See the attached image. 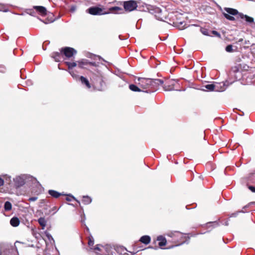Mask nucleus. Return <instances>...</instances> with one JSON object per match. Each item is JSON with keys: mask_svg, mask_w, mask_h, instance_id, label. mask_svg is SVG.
<instances>
[{"mask_svg": "<svg viewBox=\"0 0 255 255\" xmlns=\"http://www.w3.org/2000/svg\"><path fill=\"white\" fill-rule=\"evenodd\" d=\"M140 87L142 92L145 93H153L156 91L160 85L163 84V81L158 79H150L138 78L136 82Z\"/></svg>", "mask_w": 255, "mask_h": 255, "instance_id": "nucleus-1", "label": "nucleus"}, {"mask_svg": "<svg viewBox=\"0 0 255 255\" xmlns=\"http://www.w3.org/2000/svg\"><path fill=\"white\" fill-rule=\"evenodd\" d=\"M87 12L93 15H101L110 13L109 11H106L104 8L99 6H91L87 9Z\"/></svg>", "mask_w": 255, "mask_h": 255, "instance_id": "nucleus-2", "label": "nucleus"}, {"mask_svg": "<svg viewBox=\"0 0 255 255\" xmlns=\"http://www.w3.org/2000/svg\"><path fill=\"white\" fill-rule=\"evenodd\" d=\"M91 250H94L95 252H98V251L104 250L105 254L108 253L109 254H112V255H113L114 253V248L110 245H106L105 246L101 245H97L95 248H91Z\"/></svg>", "mask_w": 255, "mask_h": 255, "instance_id": "nucleus-3", "label": "nucleus"}, {"mask_svg": "<svg viewBox=\"0 0 255 255\" xmlns=\"http://www.w3.org/2000/svg\"><path fill=\"white\" fill-rule=\"evenodd\" d=\"M26 177L27 176L26 175H21L14 178L13 180L15 187L19 188L23 186L25 183Z\"/></svg>", "mask_w": 255, "mask_h": 255, "instance_id": "nucleus-4", "label": "nucleus"}, {"mask_svg": "<svg viewBox=\"0 0 255 255\" xmlns=\"http://www.w3.org/2000/svg\"><path fill=\"white\" fill-rule=\"evenodd\" d=\"M137 7V3L134 0H128L124 2V7L126 11H133Z\"/></svg>", "mask_w": 255, "mask_h": 255, "instance_id": "nucleus-5", "label": "nucleus"}, {"mask_svg": "<svg viewBox=\"0 0 255 255\" xmlns=\"http://www.w3.org/2000/svg\"><path fill=\"white\" fill-rule=\"evenodd\" d=\"M61 53L63 55H65L68 58L72 57L74 55L77 53V51L73 48L69 47H66L61 49Z\"/></svg>", "mask_w": 255, "mask_h": 255, "instance_id": "nucleus-6", "label": "nucleus"}, {"mask_svg": "<svg viewBox=\"0 0 255 255\" xmlns=\"http://www.w3.org/2000/svg\"><path fill=\"white\" fill-rule=\"evenodd\" d=\"M153 13L155 17L158 20L163 21L166 18V16L164 15L161 10L159 7H155L153 10Z\"/></svg>", "mask_w": 255, "mask_h": 255, "instance_id": "nucleus-7", "label": "nucleus"}, {"mask_svg": "<svg viewBox=\"0 0 255 255\" xmlns=\"http://www.w3.org/2000/svg\"><path fill=\"white\" fill-rule=\"evenodd\" d=\"M176 81L174 80L171 79L168 80L163 86L165 91H172L174 90V86Z\"/></svg>", "mask_w": 255, "mask_h": 255, "instance_id": "nucleus-8", "label": "nucleus"}, {"mask_svg": "<svg viewBox=\"0 0 255 255\" xmlns=\"http://www.w3.org/2000/svg\"><path fill=\"white\" fill-rule=\"evenodd\" d=\"M114 250L120 255H133L134 254V253L129 254L127 253V249L122 246H114Z\"/></svg>", "mask_w": 255, "mask_h": 255, "instance_id": "nucleus-9", "label": "nucleus"}, {"mask_svg": "<svg viewBox=\"0 0 255 255\" xmlns=\"http://www.w3.org/2000/svg\"><path fill=\"white\" fill-rule=\"evenodd\" d=\"M167 235L172 238L175 242L178 241V239L181 240L185 237L183 234L179 232H171Z\"/></svg>", "mask_w": 255, "mask_h": 255, "instance_id": "nucleus-10", "label": "nucleus"}, {"mask_svg": "<svg viewBox=\"0 0 255 255\" xmlns=\"http://www.w3.org/2000/svg\"><path fill=\"white\" fill-rule=\"evenodd\" d=\"M33 9H34L38 14L42 16L47 14L46 8L43 6H33Z\"/></svg>", "mask_w": 255, "mask_h": 255, "instance_id": "nucleus-11", "label": "nucleus"}, {"mask_svg": "<svg viewBox=\"0 0 255 255\" xmlns=\"http://www.w3.org/2000/svg\"><path fill=\"white\" fill-rule=\"evenodd\" d=\"M78 67L80 68H87L89 66V61L87 59H83L77 62Z\"/></svg>", "mask_w": 255, "mask_h": 255, "instance_id": "nucleus-12", "label": "nucleus"}, {"mask_svg": "<svg viewBox=\"0 0 255 255\" xmlns=\"http://www.w3.org/2000/svg\"><path fill=\"white\" fill-rule=\"evenodd\" d=\"M33 184H36V186L37 187V189L35 191H34L33 189V192H34L35 193H41L43 191V189L42 186L37 181V179L35 178H34V177H33Z\"/></svg>", "mask_w": 255, "mask_h": 255, "instance_id": "nucleus-13", "label": "nucleus"}, {"mask_svg": "<svg viewBox=\"0 0 255 255\" xmlns=\"http://www.w3.org/2000/svg\"><path fill=\"white\" fill-rule=\"evenodd\" d=\"M62 55H63V53H61V50L60 52H55L52 53L51 54V57L53 58L55 60V61L59 62L61 60Z\"/></svg>", "mask_w": 255, "mask_h": 255, "instance_id": "nucleus-14", "label": "nucleus"}, {"mask_svg": "<svg viewBox=\"0 0 255 255\" xmlns=\"http://www.w3.org/2000/svg\"><path fill=\"white\" fill-rule=\"evenodd\" d=\"M96 72H97V74H96V73L94 74L95 75H97V79H95L96 83V82L100 83L101 86V88L100 90H101L102 87H103V84H104L103 80V76H102L101 72L100 71H97Z\"/></svg>", "mask_w": 255, "mask_h": 255, "instance_id": "nucleus-15", "label": "nucleus"}, {"mask_svg": "<svg viewBox=\"0 0 255 255\" xmlns=\"http://www.w3.org/2000/svg\"><path fill=\"white\" fill-rule=\"evenodd\" d=\"M224 10L227 12V14L229 15H236L237 14L239 15L240 13L237 9L232 8L225 7L224 8Z\"/></svg>", "mask_w": 255, "mask_h": 255, "instance_id": "nucleus-16", "label": "nucleus"}, {"mask_svg": "<svg viewBox=\"0 0 255 255\" xmlns=\"http://www.w3.org/2000/svg\"><path fill=\"white\" fill-rule=\"evenodd\" d=\"M41 20L45 24H49L54 21L55 18H54V15H53V14L50 13L48 14V16L45 20Z\"/></svg>", "mask_w": 255, "mask_h": 255, "instance_id": "nucleus-17", "label": "nucleus"}, {"mask_svg": "<svg viewBox=\"0 0 255 255\" xmlns=\"http://www.w3.org/2000/svg\"><path fill=\"white\" fill-rule=\"evenodd\" d=\"M18 244H20L23 247H31V242L27 241V242H20L19 241L15 242L14 244V246L16 248H17V247L18 246Z\"/></svg>", "mask_w": 255, "mask_h": 255, "instance_id": "nucleus-18", "label": "nucleus"}, {"mask_svg": "<svg viewBox=\"0 0 255 255\" xmlns=\"http://www.w3.org/2000/svg\"><path fill=\"white\" fill-rule=\"evenodd\" d=\"M239 16L242 19H245L246 21L249 23H253L254 22V18L252 17L249 16L247 15H244L243 13H239Z\"/></svg>", "mask_w": 255, "mask_h": 255, "instance_id": "nucleus-19", "label": "nucleus"}, {"mask_svg": "<svg viewBox=\"0 0 255 255\" xmlns=\"http://www.w3.org/2000/svg\"><path fill=\"white\" fill-rule=\"evenodd\" d=\"M19 220L17 217H13L10 220V224L13 227H17L19 225Z\"/></svg>", "mask_w": 255, "mask_h": 255, "instance_id": "nucleus-20", "label": "nucleus"}, {"mask_svg": "<svg viewBox=\"0 0 255 255\" xmlns=\"http://www.w3.org/2000/svg\"><path fill=\"white\" fill-rule=\"evenodd\" d=\"M38 222L41 226V229L42 230L44 229L46 225L47 220H46L45 218L44 217H40L38 219Z\"/></svg>", "mask_w": 255, "mask_h": 255, "instance_id": "nucleus-21", "label": "nucleus"}, {"mask_svg": "<svg viewBox=\"0 0 255 255\" xmlns=\"http://www.w3.org/2000/svg\"><path fill=\"white\" fill-rule=\"evenodd\" d=\"M157 240L159 241L158 245L160 247L164 246L166 245V240L162 236H158Z\"/></svg>", "mask_w": 255, "mask_h": 255, "instance_id": "nucleus-22", "label": "nucleus"}, {"mask_svg": "<svg viewBox=\"0 0 255 255\" xmlns=\"http://www.w3.org/2000/svg\"><path fill=\"white\" fill-rule=\"evenodd\" d=\"M139 241L141 243L147 245L150 242V237L148 236H143L140 238Z\"/></svg>", "mask_w": 255, "mask_h": 255, "instance_id": "nucleus-23", "label": "nucleus"}, {"mask_svg": "<svg viewBox=\"0 0 255 255\" xmlns=\"http://www.w3.org/2000/svg\"><path fill=\"white\" fill-rule=\"evenodd\" d=\"M79 80L83 84H85L87 87V88H90L91 86L87 79L83 76H80L79 77Z\"/></svg>", "mask_w": 255, "mask_h": 255, "instance_id": "nucleus-24", "label": "nucleus"}, {"mask_svg": "<svg viewBox=\"0 0 255 255\" xmlns=\"http://www.w3.org/2000/svg\"><path fill=\"white\" fill-rule=\"evenodd\" d=\"M48 193L49 195H50L52 197L57 198H58L60 195H62L61 193L53 190H49L48 191Z\"/></svg>", "mask_w": 255, "mask_h": 255, "instance_id": "nucleus-25", "label": "nucleus"}, {"mask_svg": "<svg viewBox=\"0 0 255 255\" xmlns=\"http://www.w3.org/2000/svg\"><path fill=\"white\" fill-rule=\"evenodd\" d=\"M46 203H47V201L45 200H44V199L41 200L39 202V207L41 208L42 209H43L44 210H47L48 206L46 204Z\"/></svg>", "mask_w": 255, "mask_h": 255, "instance_id": "nucleus-26", "label": "nucleus"}, {"mask_svg": "<svg viewBox=\"0 0 255 255\" xmlns=\"http://www.w3.org/2000/svg\"><path fill=\"white\" fill-rule=\"evenodd\" d=\"M129 89L133 92H142L141 89L138 86L135 85L134 84H130L129 85Z\"/></svg>", "mask_w": 255, "mask_h": 255, "instance_id": "nucleus-27", "label": "nucleus"}, {"mask_svg": "<svg viewBox=\"0 0 255 255\" xmlns=\"http://www.w3.org/2000/svg\"><path fill=\"white\" fill-rule=\"evenodd\" d=\"M82 203L85 205H88L91 203L92 199L88 196H84L82 200Z\"/></svg>", "mask_w": 255, "mask_h": 255, "instance_id": "nucleus-28", "label": "nucleus"}, {"mask_svg": "<svg viewBox=\"0 0 255 255\" xmlns=\"http://www.w3.org/2000/svg\"><path fill=\"white\" fill-rule=\"evenodd\" d=\"M12 205L10 202L6 201L4 203V208L5 211H8L11 209Z\"/></svg>", "mask_w": 255, "mask_h": 255, "instance_id": "nucleus-29", "label": "nucleus"}, {"mask_svg": "<svg viewBox=\"0 0 255 255\" xmlns=\"http://www.w3.org/2000/svg\"><path fill=\"white\" fill-rule=\"evenodd\" d=\"M66 65L68 66L69 69L72 70V69L77 66L78 64L76 62H66Z\"/></svg>", "mask_w": 255, "mask_h": 255, "instance_id": "nucleus-30", "label": "nucleus"}, {"mask_svg": "<svg viewBox=\"0 0 255 255\" xmlns=\"http://www.w3.org/2000/svg\"><path fill=\"white\" fill-rule=\"evenodd\" d=\"M215 85L213 84H207L204 86V87L208 90L210 91H212L214 90L215 89Z\"/></svg>", "mask_w": 255, "mask_h": 255, "instance_id": "nucleus-31", "label": "nucleus"}, {"mask_svg": "<svg viewBox=\"0 0 255 255\" xmlns=\"http://www.w3.org/2000/svg\"><path fill=\"white\" fill-rule=\"evenodd\" d=\"M201 32L204 35L206 36H211L209 33V30L205 28H200Z\"/></svg>", "mask_w": 255, "mask_h": 255, "instance_id": "nucleus-32", "label": "nucleus"}, {"mask_svg": "<svg viewBox=\"0 0 255 255\" xmlns=\"http://www.w3.org/2000/svg\"><path fill=\"white\" fill-rule=\"evenodd\" d=\"M88 246L89 247H92L94 244V240L92 236H90L88 238Z\"/></svg>", "mask_w": 255, "mask_h": 255, "instance_id": "nucleus-33", "label": "nucleus"}, {"mask_svg": "<svg viewBox=\"0 0 255 255\" xmlns=\"http://www.w3.org/2000/svg\"><path fill=\"white\" fill-rule=\"evenodd\" d=\"M223 15L226 19H227L229 20L233 21V20H235V18L234 16H233L232 15H230L226 13H223Z\"/></svg>", "mask_w": 255, "mask_h": 255, "instance_id": "nucleus-34", "label": "nucleus"}, {"mask_svg": "<svg viewBox=\"0 0 255 255\" xmlns=\"http://www.w3.org/2000/svg\"><path fill=\"white\" fill-rule=\"evenodd\" d=\"M26 14H28L29 15H32V9H26L21 14V15H25Z\"/></svg>", "mask_w": 255, "mask_h": 255, "instance_id": "nucleus-35", "label": "nucleus"}, {"mask_svg": "<svg viewBox=\"0 0 255 255\" xmlns=\"http://www.w3.org/2000/svg\"><path fill=\"white\" fill-rule=\"evenodd\" d=\"M45 235L48 239V240L50 241V243H51V241H52L54 242L53 238H52V236L47 231L45 232Z\"/></svg>", "mask_w": 255, "mask_h": 255, "instance_id": "nucleus-36", "label": "nucleus"}, {"mask_svg": "<svg viewBox=\"0 0 255 255\" xmlns=\"http://www.w3.org/2000/svg\"><path fill=\"white\" fill-rule=\"evenodd\" d=\"M109 10L111 11H113L115 10L122 11V10H123V9L122 8H121L119 6H113V7H110L109 9Z\"/></svg>", "mask_w": 255, "mask_h": 255, "instance_id": "nucleus-37", "label": "nucleus"}, {"mask_svg": "<svg viewBox=\"0 0 255 255\" xmlns=\"http://www.w3.org/2000/svg\"><path fill=\"white\" fill-rule=\"evenodd\" d=\"M226 51L228 52H233V46L231 44L230 45H228V46H226Z\"/></svg>", "mask_w": 255, "mask_h": 255, "instance_id": "nucleus-38", "label": "nucleus"}, {"mask_svg": "<svg viewBox=\"0 0 255 255\" xmlns=\"http://www.w3.org/2000/svg\"><path fill=\"white\" fill-rule=\"evenodd\" d=\"M89 66L97 67L99 66V63L98 62L97 63L95 62H90L89 61Z\"/></svg>", "mask_w": 255, "mask_h": 255, "instance_id": "nucleus-39", "label": "nucleus"}, {"mask_svg": "<svg viewBox=\"0 0 255 255\" xmlns=\"http://www.w3.org/2000/svg\"><path fill=\"white\" fill-rule=\"evenodd\" d=\"M69 73L75 79H77L78 78V76L75 74L73 70H70Z\"/></svg>", "mask_w": 255, "mask_h": 255, "instance_id": "nucleus-40", "label": "nucleus"}, {"mask_svg": "<svg viewBox=\"0 0 255 255\" xmlns=\"http://www.w3.org/2000/svg\"><path fill=\"white\" fill-rule=\"evenodd\" d=\"M211 33L218 37H221V34L217 31L212 30Z\"/></svg>", "mask_w": 255, "mask_h": 255, "instance_id": "nucleus-41", "label": "nucleus"}, {"mask_svg": "<svg viewBox=\"0 0 255 255\" xmlns=\"http://www.w3.org/2000/svg\"><path fill=\"white\" fill-rule=\"evenodd\" d=\"M6 70V68L3 65H0V72L4 73Z\"/></svg>", "mask_w": 255, "mask_h": 255, "instance_id": "nucleus-42", "label": "nucleus"}, {"mask_svg": "<svg viewBox=\"0 0 255 255\" xmlns=\"http://www.w3.org/2000/svg\"><path fill=\"white\" fill-rule=\"evenodd\" d=\"M240 212H243V211H239V212H237L232 213L231 215V216H230V217H235L238 215L239 213H240Z\"/></svg>", "mask_w": 255, "mask_h": 255, "instance_id": "nucleus-43", "label": "nucleus"}, {"mask_svg": "<svg viewBox=\"0 0 255 255\" xmlns=\"http://www.w3.org/2000/svg\"><path fill=\"white\" fill-rule=\"evenodd\" d=\"M183 22H180V25L179 26V28L180 29H184L185 28L187 27V26H185V24H184L183 25H182L183 24Z\"/></svg>", "mask_w": 255, "mask_h": 255, "instance_id": "nucleus-44", "label": "nucleus"}, {"mask_svg": "<svg viewBox=\"0 0 255 255\" xmlns=\"http://www.w3.org/2000/svg\"><path fill=\"white\" fill-rule=\"evenodd\" d=\"M249 189L253 192L255 193V187L252 186H249Z\"/></svg>", "mask_w": 255, "mask_h": 255, "instance_id": "nucleus-45", "label": "nucleus"}, {"mask_svg": "<svg viewBox=\"0 0 255 255\" xmlns=\"http://www.w3.org/2000/svg\"><path fill=\"white\" fill-rule=\"evenodd\" d=\"M76 9V6L75 5H72L71 7L70 10L72 12H74L75 11Z\"/></svg>", "mask_w": 255, "mask_h": 255, "instance_id": "nucleus-46", "label": "nucleus"}, {"mask_svg": "<svg viewBox=\"0 0 255 255\" xmlns=\"http://www.w3.org/2000/svg\"><path fill=\"white\" fill-rule=\"evenodd\" d=\"M4 181L0 177V186H1L3 185Z\"/></svg>", "mask_w": 255, "mask_h": 255, "instance_id": "nucleus-47", "label": "nucleus"}, {"mask_svg": "<svg viewBox=\"0 0 255 255\" xmlns=\"http://www.w3.org/2000/svg\"><path fill=\"white\" fill-rule=\"evenodd\" d=\"M98 252L100 253L101 254H103V255H105V251H104V250L98 251Z\"/></svg>", "mask_w": 255, "mask_h": 255, "instance_id": "nucleus-48", "label": "nucleus"}, {"mask_svg": "<svg viewBox=\"0 0 255 255\" xmlns=\"http://www.w3.org/2000/svg\"><path fill=\"white\" fill-rule=\"evenodd\" d=\"M37 199V197H33V202L35 201V200H36Z\"/></svg>", "mask_w": 255, "mask_h": 255, "instance_id": "nucleus-49", "label": "nucleus"}, {"mask_svg": "<svg viewBox=\"0 0 255 255\" xmlns=\"http://www.w3.org/2000/svg\"><path fill=\"white\" fill-rule=\"evenodd\" d=\"M66 200L68 201H71V199L70 198L67 197L66 198Z\"/></svg>", "mask_w": 255, "mask_h": 255, "instance_id": "nucleus-50", "label": "nucleus"}, {"mask_svg": "<svg viewBox=\"0 0 255 255\" xmlns=\"http://www.w3.org/2000/svg\"><path fill=\"white\" fill-rule=\"evenodd\" d=\"M229 225V223L228 222V221H227L226 223H225V225L226 226H228Z\"/></svg>", "mask_w": 255, "mask_h": 255, "instance_id": "nucleus-51", "label": "nucleus"}, {"mask_svg": "<svg viewBox=\"0 0 255 255\" xmlns=\"http://www.w3.org/2000/svg\"><path fill=\"white\" fill-rule=\"evenodd\" d=\"M211 224H214V225H217V224L216 222H212V223H211Z\"/></svg>", "mask_w": 255, "mask_h": 255, "instance_id": "nucleus-52", "label": "nucleus"}, {"mask_svg": "<svg viewBox=\"0 0 255 255\" xmlns=\"http://www.w3.org/2000/svg\"><path fill=\"white\" fill-rule=\"evenodd\" d=\"M29 201H32V197H30V198H29Z\"/></svg>", "mask_w": 255, "mask_h": 255, "instance_id": "nucleus-53", "label": "nucleus"}, {"mask_svg": "<svg viewBox=\"0 0 255 255\" xmlns=\"http://www.w3.org/2000/svg\"><path fill=\"white\" fill-rule=\"evenodd\" d=\"M183 243H184V242L181 243V244H179V245H176V246H179V245H180L183 244Z\"/></svg>", "mask_w": 255, "mask_h": 255, "instance_id": "nucleus-54", "label": "nucleus"}, {"mask_svg": "<svg viewBox=\"0 0 255 255\" xmlns=\"http://www.w3.org/2000/svg\"><path fill=\"white\" fill-rule=\"evenodd\" d=\"M98 57L99 58V59H101V57L100 56H98Z\"/></svg>", "mask_w": 255, "mask_h": 255, "instance_id": "nucleus-55", "label": "nucleus"}, {"mask_svg": "<svg viewBox=\"0 0 255 255\" xmlns=\"http://www.w3.org/2000/svg\"><path fill=\"white\" fill-rule=\"evenodd\" d=\"M71 197H72L73 199H75V198H74V197H73V196H71Z\"/></svg>", "mask_w": 255, "mask_h": 255, "instance_id": "nucleus-56", "label": "nucleus"}]
</instances>
